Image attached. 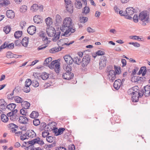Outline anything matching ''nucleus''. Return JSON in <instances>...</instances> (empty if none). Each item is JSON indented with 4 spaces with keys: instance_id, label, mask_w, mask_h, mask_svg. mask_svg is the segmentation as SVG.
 Returning <instances> with one entry per match:
<instances>
[{
    "instance_id": "nucleus-20",
    "label": "nucleus",
    "mask_w": 150,
    "mask_h": 150,
    "mask_svg": "<svg viewBox=\"0 0 150 150\" xmlns=\"http://www.w3.org/2000/svg\"><path fill=\"white\" fill-rule=\"evenodd\" d=\"M18 121L20 123L25 124L27 122L28 119L24 116H20L19 119Z\"/></svg>"
},
{
    "instance_id": "nucleus-7",
    "label": "nucleus",
    "mask_w": 150,
    "mask_h": 150,
    "mask_svg": "<svg viewBox=\"0 0 150 150\" xmlns=\"http://www.w3.org/2000/svg\"><path fill=\"white\" fill-rule=\"evenodd\" d=\"M67 11L70 13L73 11V6L71 0H64Z\"/></svg>"
},
{
    "instance_id": "nucleus-17",
    "label": "nucleus",
    "mask_w": 150,
    "mask_h": 150,
    "mask_svg": "<svg viewBox=\"0 0 150 150\" xmlns=\"http://www.w3.org/2000/svg\"><path fill=\"white\" fill-rule=\"evenodd\" d=\"M25 134L28 137L33 138L35 137L36 133L32 130H28L25 133Z\"/></svg>"
},
{
    "instance_id": "nucleus-55",
    "label": "nucleus",
    "mask_w": 150,
    "mask_h": 150,
    "mask_svg": "<svg viewBox=\"0 0 150 150\" xmlns=\"http://www.w3.org/2000/svg\"><path fill=\"white\" fill-rule=\"evenodd\" d=\"M8 127L10 129H13L15 128H18V127L13 123H10L8 125Z\"/></svg>"
},
{
    "instance_id": "nucleus-19",
    "label": "nucleus",
    "mask_w": 150,
    "mask_h": 150,
    "mask_svg": "<svg viewBox=\"0 0 150 150\" xmlns=\"http://www.w3.org/2000/svg\"><path fill=\"white\" fill-rule=\"evenodd\" d=\"M146 73V67L145 66L141 67L139 71L137 73L138 75L142 74V76H144Z\"/></svg>"
},
{
    "instance_id": "nucleus-10",
    "label": "nucleus",
    "mask_w": 150,
    "mask_h": 150,
    "mask_svg": "<svg viewBox=\"0 0 150 150\" xmlns=\"http://www.w3.org/2000/svg\"><path fill=\"white\" fill-rule=\"evenodd\" d=\"M107 62V58L105 56H101L99 63L100 69H102L103 68L105 67Z\"/></svg>"
},
{
    "instance_id": "nucleus-23",
    "label": "nucleus",
    "mask_w": 150,
    "mask_h": 150,
    "mask_svg": "<svg viewBox=\"0 0 150 150\" xmlns=\"http://www.w3.org/2000/svg\"><path fill=\"white\" fill-rule=\"evenodd\" d=\"M74 5L75 7L78 9L81 8L82 7V4L81 0H75Z\"/></svg>"
},
{
    "instance_id": "nucleus-15",
    "label": "nucleus",
    "mask_w": 150,
    "mask_h": 150,
    "mask_svg": "<svg viewBox=\"0 0 150 150\" xmlns=\"http://www.w3.org/2000/svg\"><path fill=\"white\" fill-rule=\"evenodd\" d=\"M135 12V9L132 7H129L126 10L125 14L127 15H132Z\"/></svg>"
},
{
    "instance_id": "nucleus-16",
    "label": "nucleus",
    "mask_w": 150,
    "mask_h": 150,
    "mask_svg": "<svg viewBox=\"0 0 150 150\" xmlns=\"http://www.w3.org/2000/svg\"><path fill=\"white\" fill-rule=\"evenodd\" d=\"M121 81L120 79L116 80L113 83V86L115 89L117 90L119 89L121 85Z\"/></svg>"
},
{
    "instance_id": "nucleus-12",
    "label": "nucleus",
    "mask_w": 150,
    "mask_h": 150,
    "mask_svg": "<svg viewBox=\"0 0 150 150\" xmlns=\"http://www.w3.org/2000/svg\"><path fill=\"white\" fill-rule=\"evenodd\" d=\"M62 77L65 79L69 80L73 78L74 74L70 72H65L62 74Z\"/></svg>"
},
{
    "instance_id": "nucleus-2",
    "label": "nucleus",
    "mask_w": 150,
    "mask_h": 150,
    "mask_svg": "<svg viewBox=\"0 0 150 150\" xmlns=\"http://www.w3.org/2000/svg\"><path fill=\"white\" fill-rule=\"evenodd\" d=\"M46 31L49 37H53L52 39L53 41L55 42L59 39L61 33L60 32L57 31V32L55 28L52 27H50L47 28Z\"/></svg>"
},
{
    "instance_id": "nucleus-29",
    "label": "nucleus",
    "mask_w": 150,
    "mask_h": 150,
    "mask_svg": "<svg viewBox=\"0 0 150 150\" xmlns=\"http://www.w3.org/2000/svg\"><path fill=\"white\" fill-rule=\"evenodd\" d=\"M142 95L139 96V94L132 95V101L134 102H136L138 101L139 98V97L142 96Z\"/></svg>"
},
{
    "instance_id": "nucleus-11",
    "label": "nucleus",
    "mask_w": 150,
    "mask_h": 150,
    "mask_svg": "<svg viewBox=\"0 0 150 150\" xmlns=\"http://www.w3.org/2000/svg\"><path fill=\"white\" fill-rule=\"evenodd\" d=\"M144 89L143 90V92L141 93L142 96L143 94L144 95L145 97H148L150 95V86L147 85L144 87Z\"/></svg>"
},
{
    "instance_id": "nucleus-53",
    "label": "nucleus",
    "mask_w": 150,
    "mask_h": 150,
    "mask_svg": "<svg viewBox=\"0 0 150 150\" xmlns=\"http://www.w3.org/2000/svg\"><path fill=\"white\" fill-rule=\"evenodd\" d=\"M6 57L8 58H12V57H13V54L11 52H6Z\"/></svg>"
},
{
    "instance_id": "nucleus-50",
    "label": "nucleus",
    "mask_w": 150,
    "mask_h": 150,
    "mask_svg": "<svg viewBox=\"0 0 150 150\" xmlns=\"http://www.w3.org/2000/svg\"><path fill=\"white\" fill-rule=\"evenodd\" d=\"M32 81L31 79H27L25 81V86H29L32 85Z\"/></svg>"
},
{
    "instance_id": "nucleus-38",
    "label": "nucleus",
    "mask_w": 150,
    "mask_h": 150,
    "mask_svg": "<svg viewBox=\"0 0 150 150\" xmlns=\"http://www.w3.org/2000/svg\"><path fill=\"white\" fill-rule=\"evenodd\" d=\"M130 39H132L134 40H137L138 41H142L143 40L142 39L140 38L139 36L136 35L130 36L129 37Z\"/></svg>"
},
{
    "instance_id": "nucleus-56",
    "label": "nucleus",
    "mask_w": 150,
    "mask_h": 150,
    "mask_svg": "<svg viewBox=\"0 0 150 150\" xmlns=\"http://www.w3.org/2000/svg\"><path fill=\"white\" fill-rule=\"evenodd\" d=\"M33 125L36 126L39 125L40 123V120L38 119H34L33 120Z\"/></svg>"
},
{
    "instance_id": "nucleus-9",
    "label": "nucleus",
    "mask_w": 150,
    "mask_h": 150,
    "mask_svg": "<svg viewBox=\"0 0 150 150\" xmlns=\"http://www.w3.org/2000/svg\"><path fill=\"white\" fill-rule=\"evenodd\" d=\"M68 40L67 38H63L61 39L57 42V44L59 47H60L64 45H69L74 42V41H73L71 42H70L69 43H68Z\"/></svg>"
},
{
    "instance_id": "nucleus-58",
    "label": "nucleus",
    "mask_w": 150,
    "mask_h": 150,
    "mask_svg": "<svg viewBox=\"0 0 150 150\" xmlns=\"http://www.w3.org/2000/svg\"><path fill=\"white\" fill-rule=\"evenodd\" d=\"M17 110H15L13 112H10L7 114V117H11L12 116L14 115L15 114H14V112L16 113L17 112Z\"/></svg>"
},
{
    "instance_id": "nucleus-45",
    "label": "nucleus",
    "mask_w": 150,
    "mask_h": 150,
    "mask_svg": "<svg viewBox=\"0 0 150 150\" xmlns=\"http://www.w3.org/2000/svg\"><path fill=\"white\" fill-rule=\"evenodd\" d=\"M11 30V27L8 25L4 27V31L6 34H8Z\"/></svg>"
},
{
    "instance_id": "nucleus-13",
    "label": "nucleus",
    "mask_w": 150,
    "mask_h": 150,
    "mask_svg": "<svg viewBox=\"0 0 150 150\" xmlns=\"http://www.w3.org/2000/svg\"><path fill=\"white\" fill-rule=\"evenodd\" d=\"M64 58L67 64H71L73 63V59L70 55H66L64 57Z\"/></svg>"
},
{
    "instance_id": "nucleus-47",
    "label": "nucleus",
    "mask_w": 150,
    "mask_h": 150,
    "mask_svg": "<svg viewBox=\"0 0 150 150\" xmlns=\"http://www.w3.org/2000/svg\"><path fill=\"white\" fill-rule=\"evenodd\" d=\"M56 21L57 23H60L62 21V18L61 16L57 14L56 16Z\"/></svg>"
},
{
    "instance_id": "nucleus-57",
    "label": "nucleus",
    "mask_w": 150,
    "mask_h": 150,
    "mask_svg": "<svg viewBox=\"0 0 150 150\" xmlns=\"http://www.w3.org/2000/svg\"><path fill=\"white\" fill-rule=\"evenodd\" d=\"M54 139L53 137L51 136H49L46 138L47 141L49 143H52L54 141Z\"/></svg>"
},
{
    "instance_id": "nucleus-3",
    "label": "nucleus",
    "mask_w": 150,
    "mask_h": 150,
    "mask_svg": "<svg viewBox=\"0 0 150 150\" xmlns=\"http://www.w3.org/2000/svg\"><path fill=\"white\" fill-rule=\"evenodd\" d=\"M25 144L28 143L29 144H31L28 146L26 147L25 149L27 150H32L34 147L33 145L35 144H37L41 145L44 144V142L42 140H40V139L39 137L34 139L33 140L29 141L26 142H24Z\"/></svg>"
},
{
    "instance_id": "nucleus-64",
    "label": "nucleus",
    "mask_w": 150,
    "mask_h": 150,
    "mask_svg": "<svg viewBox=\"0 0 150 150\" xmlns=\"http://www.w3.org/2000/svg\"><path fill=\"white\" fill-rule=\"evenodd\" d=\"M47 47V46L45 45H42L38 47L37 50H42L45 49Z\"/></svg>"
},
{
    "instance_id": "nucleus-59",
    "label": "nucleus",
    "mask_w": 150,
    "mask_h": 150,
    "mask_svg": "<svg viewBox=\"0 0 150 150\" xmlns=\"http://www.w3.org/2000/svg\"><path fill=\"white\" fill-rule=\"evenodd\" d=\"M14 48V44L13 43L8 44L7 42V49H13Z\"/></svg>"
},
{
    "instance_id": "nucleus-26",
    "label": "nucleus",
    "mask_w": 150,
    "mask_h": 150,
    "mask_svg": "<svg viewBox=\"0 0 150 150\" xmlns=\"http://www.w3.org/2000/svg\"><path fill=\"white\" fill-rule=\"evenodd\" d=\"M11 4L9 0H2L0 4V5L3 6H6Z\"/></svg>"
},
{
    "instance_id": "nucleus-14",
    "label": "nucleus",
    "mask_w": 150,
    "mask_h": 150,
    "mask_svg": "<svg viewBox=\"0 0 150 150\" xmlns=\"http://www.w3.org/2000/svg\"><path fill=\"white\" fill-rule=\"evenodd\" d=\"M36 30V28L35 26L31 25L28 28L27 31L29 34L33 35L35 33Z\"/></svg>"
},
{
    "instance_id": "nucleus-39",
    "label": "nucleus",
    "mask_w": 150,
    "mask_h": 150,
    "mask_svg": "<svg viewBox=\"0 0 150 150\" xmlns=\"http://www.w3.org/2000/svg\"><path fill=\"white\" fill-rule=\"evenodd\" d=\"M54 69L56 73H59L60 70V63H59L58 64H57Z\"/></svg>"
},
{
    "instance_id": "nucleus-37",
    "label": "nucleus",
    "mask_w": 150,
    "mask_h": 150,
    "mask_svg": "<svg viewBox=\"0 0 150 150\" xmlns=\"http://www.w3.org/2000/svg\"><path fill=\"white\" fill-rule=\"evenodd\" d=\"M45 34L43 31H41L39 33V36L41 37H42V40L44 41H47V38L45 37Z\"/></svg>"
},
{
    "instance_id": "nucleus-32",
    "label": "nucleus",
    "mask_w": 150,
    "mask_h": 150,
    "mask_svg": "<svg viewBox=\"0 0 150 150\" xmlns=\"http://www.w3.org/2000/svg\"><path fill=\"white\" fill-rule=\"evenodd\" d=\"M15 102L17 103H21L23 101V99L18 96H14V98Z\"/></svg>"
},
{
    "instance_id": "nucleus-36",
    "label": "nucleus",
    "mask_w": 150,
    "mask_h": 150,
    "mask_svg": "<svg viewBox=\"0 0 150 150\" xmlns=\"http://www.w3.org/2000/svg\"><path fill=\"white\" fill-rule=\"evenodd\" d=\"M38 116V113L35 111H33L30 115V117L32 118H37Z\"/></svg>"
},
{
    "instance_id": "nucleus-51",
    "label": "nucleus",
    "mask_w": 150,
    "mask_h": 150,
    "mask_svg": "<svg viewBox=\"0 0 150 150\" xmlns=\"http://www.w3.org/2000/svg\"><path fill=\"white\" fill-rule=\"evenodd\" d=\"M14 90H13L12 92L9 94L7 96V98L9 99L13 100L14 98V96H13L14 94Z\"/></svg>"
},
{
    "instance_id": "nucleus-6",
    "label": "nucleus",
    "mask_w": 150,
    "mask_h": 150,
    "mask_svg": "<svg viewBox=\"0 0 150 150\" xmlns=\"http://www.w3.org/2000/svg\"><path fill=\"white\" fill-rule=\"evenodd\" d=\"M106 71L108 73V79L110 82H112L116 78V74L115 71L110 69L108 68H107Z\"/></svg>"
},
{
    "instance_id": "nucleus-35",
    "label": "nucleus",
    "mask_w": 150,
    "mask_h": 150,
    "mask_svg": "<svg viewBox=\"0 0 150 150\" xmlns=\"http://www.w3.org/2000/svg\"><path fill=\"white\" fill-rule=\"evenodd\" d=\"M45 21L47 26H50L52 24V19L50 17L46 18Z\"/></svg>"
},
{
    "instance_id": "nucleus-52",
    "label": "nucleus",
    "mask_w": 150,
    "mask_h": 150,
    "mask_svg": "<svg viewBox=\"0 0 150 150\" xmlns=\"http://www.w3.org/2000/svg\"><path fill=\"white\" fill-rule=\"evenodd\" d=\"M88 21V18L86 17H82L80 19V22L81 23H84Z\"/></svg>"
},
{
    "instance_id": "nucleus-33",
    "label": "nucleus",
    "mask_w": 150,
    "mask_h": 150,
    "mask_svg": "<svg viewBox=\"0 0 150 150\" xmlns=\"http://www.w3.org/2000/svg\"><path fill=\"white\" fill-rule=\"evenodd\" d=\"M39 8L38 5L37 4H34L31 7L30 10L33 12H35L37 11Z\"/></svg>"
},
{
    "instance_id": "nucleus-30",
    "label": "nucleus",
    "mask_w": 150,
    "mask_h": 150,
    "mask_svg": "<svg viewBox=\"0 0 150 150\" xmlns=\"http://www.w3.org/2000/svg\"><path fill=\"white\" fill-rule=\"evenodd\" d=\"M1 119L2 121L4 122H7L8 120V118L7 115L4 114H1Z\"/></svg>"
},
{
    "instance_id": "nucleus-54",
    "label": "nucleus",
    "mask_w": 150,
    "mask_h": 150,
    "mask_svg": "<svg viewBox=\"0 0 150 150\" xmlns=\"http://www.w3.org/2000/svg\"><path fill=\"white\" fill-rule=\"evenodd\" d=\"M23 90L24 92L26 93H28L30 91V88L29 86H25Z\"/></svg>"
},
{
    "instance_id": "nucleus-48",
    "label": "nucleus",
    "mask_w": 150,
    "mask_h": 150,
    "mask_svg": "<svg viewBox=\"0 0 150 150\" xmlns=\"http://www.w3.org/2000/svg\"><path fill=\"white\" fill-rule=\"evenodd\" d=\"M26 109H25L23 108L22 109L20 110V112L21 114L23 115H25V116L28 115V113L27 111V110Z\"/></svg>"
},
{
    "instance_id": "nucleus-21",
    "label": "nucleus",
    "mask_w": 150,
    "mask_h": 150,
    "mask_svg": "<svg viewBox=\"0 0 150 150\" xmlns=\"http://www.w3.org/2000/svg\"><path fill=\"white\" fill-rule=\"evenodd\" d=\"M6 15L8 18H12L15 16V13L12 10H9L6 11Z\"/></svg>"
},
{
    "instance_id": "nucleus-60",
    "label": "nucleus",
    "mask_w": 150,
    "mask_h": 150,
    "mask_svg": "<svg viewBox=\"0 0 150 150\" xmlns=\"http://www.w3.org/2000/svg\"><path fill=\"white\" fill-rule=\"evenodd\" d=\"M115 69V74H119L120 72V67H117L115 66H114Z\"/></svg>"
},
{
    "instance_id": "nucleus-5",
    "label": "nucleus",
    "mask_w": 150,
    "mask_h": 150,
    "mask_svg": "<svg viewBox=\"0 0 150 150\" xmlns=\"http://www.w3.org/2000/svg\"><path fill=\"white\" fill-rule=\"evenodd\" d=\"M53 124H54V123L52 122L48 124L47 128L49 129L50 128V129H49V130H53L54 132H55L56 136H58L62 134L63 131L65 130V129L64 128H61L57 130V128H55L54 126L53 127Z\"/></svg>"
},
{
    "instance_id": "nucleus-49",
    "label": "nucleus",
    "mask_w": 150,
    "mask_h": 150,
    "mask_svg": "<svg viewBox=\"0 0 150 150\" xmlns=\"http://www.w3.org/2000/svg\"><path fill=\"white\" fill-rule=\"evenodd\" d=\"M90 11V8L87 6H85L83 9L82 13L85 14L88 13Z\"/></svg>"
},
{
    "instance_id": "nucleus-41",
    "label": "nucleus",
    "mask_w": 150,
    "mask_h": 150,
    "mask_svg": "<svg viewBox=\"0 0 150 150\" xmlns=\"http://www.w3.org/2000/svg\"><path fill=\"white\" fill-rule=\"evenodd\" d=\"M22 31H18L15 32L14 36L16 38H19L21 37L22 35Z\"/></svg>"
},
{
    "instance_id": "nucleus-28",
    "label": "nucleus",
    "mask_w": 150,
    "mask_h": 150,
    "mask_svg": "<svg viewBox=\"0 0 150 150\" xmlns=\"http://www.w3.org/2000/svg\"><path fill=\"white\" fill-rule=\"evenodd\" d=\"M63 69L66 72H70L71 70V67L70 64H64L63 66Z\"/></svg>"
},
{
    "instance_id": "nucleus-24",
    "label": "nucleus",
    "mask_w": 150,
    "mask_h": 150,
    "mask_svg": "<svg viewBox=\"0 0 150 150\" xmlns=\"http://www.w3.org/2000/svg\"><path fill=\"white\" fill-rule=\"evenodd\" d=\"M42 20L41 16L40 15H36L33 17L34 22L36 23H39Z\"/></svg>"
},
{
    "instance_id": "nucleus-62",
    "label": "nucleus",
    "mask_w": 150,
    "mask_h": 150,
    "mask_svg": "<svg viewBox=\"0 0 150 150\" xmlns=\"http://www.w3.org/2000/svg\"><path fill=\"white\" fill-rule=\"evenodd\" d=\"M87 31L89 33H93L95 32V30L90 27H88L86 29Z\"/></svg>"
},
{
    "instance_id": "nucleus-42",
    "label": "nucleus",
    "mask_w": 150,
    "mask_h": 150,
    "mask_svg": "<svg viewBox=\"0 0 150 150\" xmlns=\"http://www.w3.org/2000/svg\"><path fill=\"white\" fill-rule=\"evenodd\" d=\"M40 77L43 80H47L49 77L48 74L46 73L43 72Z\"/></svg>"
},
{
    "instance_id": "nucleus-8",
    "label": "nucleus",
    "mask_w": 150,
    "mask_h": 150,
    "mask_svg": "<svg viewBox=\"0 0 150 150\" xmlns=\"http://www.w3.org/2000/svg\"><path fill=\"white\" fill-rule=\"evenodd\" d=\"M91 60L90 57L88 54L84 56L81 61V64L83 67H86L89 63Z\"/></svg>"
},
{
    "instance_id": "nucleus-4",
    "label": "nucleus",
    "mask_w": 150,
    "mask_h": 150,
    "mask_svg": "<svg viewBox=\"0 0 150 150\" xmlns=\"http://www.w3.org/2000/svg\"><path fill=\"white\" fill-rule=\"evenodd\" d=\"M139 19L142 21V24L145 26L149 22V16L148 15L146 11L141 12L139 16Z\"/></svg>"
},
{
    "instance_id": "nucleus-27",
    "label": "nucleus",
    "mask_w": 150,
    "mask_h": 150,
    "mask_svg": "<svg viewBox=\"0 0 150 150\" xmlns=\"http://www.w3.org/2000/svg\"><path fill=\"white\" fill-rule=\"evenodd\" d=\"M133 95L139 94V96L141 95V93L139 92L138 90V87L137 86H134L132 87Z\"/></svg>"
},
{
    "instance_id": "nucleus-46",
    "label": "nucleus",
    "mask_w": 150,
    "mask_h": 150,
    "mask_svg": "<svg viewBox=\"0 0 150 150\" xmlns=\"http://www.w3.org/2000/svg\"><path fill=\"white\" fill-rule=\"evenodd\" d=\"M52 59L51 57H49L46 59L44 62V64L46 66L49 65V63L52 60Z\"/></svg>"
},
{
    "instance_id": "nucleus-1",
    "label": "nucleus",
    "mask_w": 150,
    "mask_h": 150,
    "mask_svg": "<svg viewBox=\"0 0 150 150\" xmlns=\"http://www.w3.org/2000/svg\"><path fill=\"white\" fill-rule=\"evenodd\" d=\"M73 23L71 19L69 17H66L63 21L62 27L61 29L62 31L64 33L61 35L62 36L67 37L71 35V33L75 31V28L73 26Z\"/></svg>"
},
{
    "instance_id": "nucleus-43",
    "label": "nucleus",
    "mask_w": 150,
    "mask_h": 150,
    "mask_svg": "<svg viewBox=\"0 0 150 150\" xmlns=\"http://www.w3.org/2000/svg\"><path fill=\"white\" fill-rule=\"evenodd\" d=\"M59 62H58L57 60H55L53 61L51 63L50 66V68L51 69H53L54 67L55 66V65H56V64H58Z\"/></svg>"
},
{
    "instance_id": "nucleus-61",
    "label": "nucleus",
    "mask_w": 150,
    "mask_h": 150,
    "mask_svg": "<svg viewBox=\"0 0 150 150\" xmlns=\"http://www.w3.org/2000/svg\"><path fill=\"white\" fill-rule=\"evenodd\" d=\"M105 54V52L101 50L98 51L96 52V54L98 56L102 55Z\"/></svg>"
},
{
    "instance_id": "nucleus-63",
    "label": "nucleus",
    "mask_w": 150,
    "mask_h": 150,
    "mask_svg": "<svg viewBox=\"0 0 150 150\" xmlns=\"http://www.w3.org/2000/svg\"><path fill=\"white\" fill-rule=\"evenodd\" d=\"M49 134V133L46 131H45L42 133V136L44 138L46 137Z\"/></svg>"
},
{
    "instance_id": "nucleus-44",
    "label": "nucleus",
    "mask_w": 150,
    "mask_h": 150,
    "mask_svg": "<svg viewBox=\"0 0 150 150\" xmlns=\"http://www.w3.org/2000/svg\"><path fill=\"white\" fill-rule=\"evenodd\" d=\"M38 82L36 79H34L32 81V85L35 87H37L39 86Z\"/></svg>"
},
{
    "instance_id": "nucleus-31",
    "label": "nucleus",
    "mask_w": 150,
    "mask_h": 150,
    "mask_svg": "<svg viewBox=\"0 0 150 150\" xmlns=\"http://www.w3.org/2000/svg\"><path fill=\"white\" fill-rule=\"evenodd\" d=\"M62 47L59 48L58 47H55L52 48L50 50V52L51 53H55L56 52H58L59 51H60L62 50Z\"/></svg>"
},
{
    "instance_id": "nucleus-25",
    "label": "nucleus",
    "mask_w": 150,
    "mask_h": 150,
    "mask_svg": "<svg viewBox=\"0 0 150 150\" xmlns=\"http://www.w3.org/2000/svg\"><path fill=\"white\" fill-rule=\"evenodd\" d=\"M22 107L25 109H28L29 107L30 103L27 101H23L21 103Z\"/></svg>"
},
{
    "instance_id": "nucleus-40",
    "label": "nucleus",
    "mask_w": 150,
    "mask_h": 150,
    "mask_svg": "<svg viewBox=\"0 0 150 150\" xmlns=\"http://www.w3.org/2000/svg\"><path fill=\"white\" fill-rule=\"evenodd\" d=\"M16 104L14 103H10L7 105V108L10 110H13L15 108Z\"/></svg>"
},
{
    "instance_id": "nucleus-22",
    "label": "nucleus",
    "mask_w": 150,
    "mask_h": 150,
    "mask_svg": "<svg viewBox=\"0 0 150 150\" xmlns=\"http://www.w3.org/2000/svg\"><path fill=\"white\" fill-rule=\"evenodd\" d=\"M28 39V37H26L23 38L22 39L21 41V44L24 47L27 46L29 42Z\"/></svg>"
},
{
    "instance_id": "nucleus-34",
    "label": "nucleus",
    "mask_w": 150,
    "mask_h": 150,
    "mask_svg": "<svg viewBox=\"0 0 150 150\" xmlns=\"http://www.w3.org/2000/svg\"><path fill=\"white\" fill-rule=\"evenodd\" d=\"M73 62L78 65H79L81 63V59L79 57H75L73 59Z\"/></svg>"
},
{
    "instance_id": "nucleus-18",
    "label": "nucleus",
    "mask_w": 150,
    "mask_h": 150,
    "mask_svg": "<svg viewBox=\"0 0 150 150\" xmlns=\"http://www.w3.org/2000/svg\"><path fill=\"white\" fill-rule=\"evenodd\" d=\"M7 104L3 99L0 100V108L3 110L7 108Z\"/></svg>"
}]
</instances>
